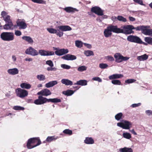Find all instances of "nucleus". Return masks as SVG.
Here are the masks:
<instances>
[{"mask_svg":"<svg viewBox=\"0 0 152 152\" xmlns=\"http://www.w3.org/2000/svg\"><path fill=\"white\" fill-rule=\"evenodd\" d=\"M127 39L128 41L131 42L147 45L146 43L143 42L141 39L137 36L130 35L127 37Z\"/></svg>","mask_w":152,"mask_h":152,"instance_id":"nucleus-6","label":"nucleus"},{"mask_svg":"<svg viewBox=\"0 0 152 152\" xmlns=\"http://www.w3.org/2000/svg\"><path fill=\"white\" fill-rule=\"evenodd\" d=\"M13 109L15 110H23L24 108L20 106H15L13 107Z\"/></svg>","mask_w":152,"mask_h":152,"instance_id":"nucleus-49","label":"nucleus"},{"mask_svg":"<svg viewBox=\"0 0 152 152\" xmlns=\"http://www.w3.org/2000/svg\"><path fill=\"white\" fill-rule=\"evenodd\" d=\"M75 91L73 90L68 89L66 91H63L62 94L67 96H69L72 95L74 94Z\"/></svg>","mask_w":152,"mask_h":152,"instance_id":"nucleus-29","label":"nucleus"},{"mask_svg":"<svg viewBox=\"0 0 152 152\" xmlns=\"http://www.w3.org/2000/svg\"><path fill=\"white\" fill-rule=\"evenodd\" d=\"M118 34L117 26L110 25L105 29L104 31V36L106 37H110L112 35V32Z\"/></svg>","mask_w":152,"mask_h":152,"instance_id":"nucleus-4","label":"nucleus"},{"mask_svg":"<svg viewBox=\"0 0 152 152\" xmlns=\"http://www.w3.org/2000/svg\"><path fill=\"white\" fill-rule=\"evenodd\" d=\"M47 102H51L52 103H59L61 102L60 99L58 98H54L53 99H47Z\"/></svg>","mask_w":152,"mask_h":152,"instance_id":"nucleus-32","label":"nucleus"},{"mask_svg":"<svg viewBox=\"0 0 152 152\" xmlns=\"http://www.w3.org/2000/svg\"><path fill=\"white\" fill-rule=\"evenodd\" d=\"M87 69V67L86 66H79L77 70L79 72H82L83 71H86Z\"/></svg>","mask_w":152,"mask_h":152,"instance_id":"nucleus-40","label":"nucleus"},{"mask_svg":"<svg viewBox=\"0 0 152 152\" xmlns=\"http://www.w3.org/2000/svg\"><path fill=\"white\" fill-rule=\"evenodd\" d=\"M115 61L118 63L121 62L123 61H126L129 59L127 57L123 56L119 53H115L114 55Z\"/></svg>","mask_w":152,"mask_h":152,"instance_id":"nucleus-10","label":"nucleus"},{"mask_svg":"<svg viewBox=\"0 0 152 152\" xmlns=\"http://www.w3.org/2000/svg\"><path fill=\"white\" fill-rule=\"evenodd\" d=\"M148 58V56L146 54L141 56H138L137 59L140 61H144L146 60Z\"/></svg>","mask_w":152,"mask_h":152,"instance_id":"nucleus-28","label":"nucleus"},{"mask_svg":"<svg viewBox=\"0 0 152 152\" xmlns=\"http://www.w3.org/2000/svg\"><path fill=\"white\" fill-rule=\"evenodd\" d=\"M120 152H133L132 149L131 148L124 147L119 149Z\"/></svg>","mask_w":152,"mask_h":152,"instance_id":"nucleus-31","label":"nucleus"},{"mask_svg":"<svg viewBox=\"0 0 152 152\" xmlns=\"http://www.w3.org/2000/svg\"><path fill=\"white\" fill-rule=\"evenodd\" d=\"M20 87L23 89H29L31 88V85L28 83H23L20 85Z\"/></svg>","mask_w":152,"mask_h":152,"instance_id":"nucleus-34","label":"nucleus"},{"mask_svg":"<svg viewBox=\"0 0 152 152\" xmlns=\"http://www.w3.org/2000/svg\"><path fill=\"white\" fill-rule=\"evenodd\" d=\"M144 40L148 44L152 45V37H145L144 38Z\"/></svg>","mask_w":152,"mask_h":152,"instance_id":"nucleus-36","label":"nucleus"},{"mask_svg":"<svg viewBox=\"0 0 152 152\" xmlns=\"http://www.w3.org/2000/svg\"><path fill=\"white\" fill-rule=\"evenodd\" d=\"M15 34L17 36H20L22 34L21 31L18 30L15 31Z\"/></svg>","mask_w":152,"mask_h":152,"instance_id":"nucleus-54","label":"nucleus"},{"mask_svg":"<svg viewBox=\"0 0 152 152\" xmlns=\"http://www.w3.org/2000/svg\"><path fill=\"white\" fill-rule=\"evenodd\" d=\"M84 142L87 144H92L94 143V139L91 137H86L84 140Z\"/></svg>","mask_w":152,"mask_h":152,"instance_id":"nucleus-25","label":"nucleus"},{"mask_svg":"<svg viewBox=\"0 0 152 152\" xmlns=\"http://www.w3.org/2000/svg\"><path fill=\"white\" fill-rule=\"evenodd\" d=\"M22 39L30 44H32L34 42L32 38L29 36H23L22 37Z\"/></svg>","mask_w":152,"mask_h":152,"instance_id":"nucleus-30","label":"nucleus"},{"mask_svg":"<svg viewBox=\"0 0 152 152\" xmlns=\"http://www.w3.org/2000/svg\"><path fill=\"white\" fill-rule=\"evenodd\" d=\"M132 123L127 120H123L121 122L117 123V126L124 129H129L132 127Z\"/></svg>","mask_w":152,"mask_h":152,"instance_id":"nucleus-7","label":"nucleus"},{"mask_svg":"<svg viewBox=\"0 0 152 152\" xmlns=\"http://www.w3.org/2000/svg\"><path fill=\"white\" fill-rule=\"evenodd\" d=\"M111 19L113 21H115L116 20H117V17H116L115 16H112L111 17Z\"/></svg>","mask_w":152,"mask_h":152,"instance_id":"nucleus-62","label":"nucleus"},{"mask_svg":"<svg viewBox=\"0 0 152 152\" xmlns=\"http://www.w3.org/2000/svg\"><path fill=\"white\" fill-rule=\"evenodd\" d=\"M145 26H138L137 27H134L133 26V29H135L137 31H141L142 33V31H143L144 28Z\"/></svg>","mask_w":152,"mask_h":152,"instance_id":"nucleus-42","label":"nucleus"},{"mask_svg":"<svg viewBox=\"0 0 152 152\" xmlns=\"http://www.w3.org/2000/svg\"><path fill=\"white\" fill-rule=\"evenodd\" d=\"M104 58L107 61H114V59L113 57L111 56H105Z\"/></svg>","mask_w":152,"mask_h":152,"instance_id":"nucleus-46","label":"nucleus"},{"mask_svg":"<svg viewBox=\"0 0 152 152\" xmlns=\"http://www.w3.org/2000/svg\"><path fill=\"white\" fill-rule=\"evenodd\" d=\"M117 20L122 22H126L127 20L125 18L122 16H117Z\"/></svg>","mask_w":152,"mask_h":152,"instance_id":"nucleus-44","label":"nucleus"},{"mask_svg":"<svg viewBox=\"0 0 152 152\" xmlns=\"http://www.w3.org/2000/svg\"><path fill=\"white\" fill-rule=\"evenodd\" d=\"M58 138V137L57 136H48V137L46 140V141L48 142H50L53 141L55 140Z\"/></svg>","mask_w":152,"mask_h":152,"instance_id":"nucleus-33","label":"nucleus"},{"mask_svg":"<svg viewBox=\"0 0 152 152\" xmlns=\"http://www.w3.org/2000/svg\"><path fill=\"white\" fill-rule=\"evenodd\" d=\"M136 80L134 79H129L125 81V83L127 84L132 83L135 81Z\"/></svg>","mask_w":152,"mask_h":152,"instance_id":"nucleus-50","label":"nucleus"},{"mask_svg":"<svg viewBox=\"0 0 152 152\" xmlns=\"http://www.w3.org/2000/svg\"><path fill=\"white\" fill-rule=\"evenodd\" d=\"M141 105V104L140 103H139L137 104H132L130 106V107L132 108L140 106Z\"/></svg>","mask_w":152,"mask_h":152,"instance_id":"nucleus-55","label":"nucleus"},{"mask_svg":"<svg viewBox=\"0 0 152 152\" xmlns=\"http://www.w3.org/2000/svg\"><path fill=\"white\" fill-rule=\"evenodd\" d=\"M63 133L65 134H68L69 135H71L72 134V131L68 129H66L64 130Z\"/></svg>","mask_w":152,"mask_h":152,"instance_id":"nucleus-45","label":"nucleus"},{"mask_svg":"<svg viewBox=\"0 0 152 152\" xmlns=\"http://www.w3.org/2000/svg\"><path fill=\"white\" fill-rule=\"evenodd\" d=\"M150 26H145L142 33L146 35L152 36V29H148Z\"/></svg>","mask_w":152,"mask_h":152,"instance_id":"nucleus-19","label":"nucleus"},{"mask_svg":"<svg viewBox=\"0 0 152 152\" xmlns=\"http://www.w3.org/2000/svg\"><path fill=\"white\" fill-rule=\"evenodd\" d=\"M84 53L86 56L87 57L94 55L93 52L91 50H85L84 51Z\"/></svg>","mask_w":152,"mask_h":152,"instance_id":"nucleus-35","label":"nucleus"},{"mask_svg":"<svg viewBox=\"0 0 152 152\" xmlns=\"http://www.w3.org/2000/svg\"><path fill=\"white\" fill-rule=\"evenodd\" d=\"M12 61L15 62L17 60V57L16 56L14 55H12Z\"/></svg>","mask_w":152,"mask_h":152,"instance_id":"nucleus-58","label":"nucleus"},{"mask_svg":"<svg viewBox=\"0 0 152 152\" xmlns=\"http://www.w3.org/2000/svg\"><path fill=\"white\" fill-rule=\"evenodd\" d=\"M0 37L4 41H12L14 39V34L13 32H3L1 34Z\"/></svg>","mask_w":152,"mask_h":152,"instance_id":"nucleus-5","label":"nucleus"},{"mask_svg":"<svg viewBox=\"0 0 152 152\" xmlns=\"http://www.w3.org/2000/svg\"><path fill=\"white\" fill-rule=\"evenodd\" d=\"M25 53L27 54L32 56H35L38 55L37 51L31 47H30L27 48L25 50Z\"/></svg>","mask_w":152,"mask_h":152,"instance_id":"nucleus-12","label":"nucleus"},{"mask_svg":"<svg viewBox=\"0 0 152 152\" xmlns=\"http://www.w3.org/2000/svg\"><path fill=\"white\" fill-rule=\"evenodd\" d=\"M61 58L64 60L69 61L73 60L76 59L77 57L76 56L71 54H66L62 56Z\"/></svg>","mask_w":152,"mask_h":152,"instance_id":"nucleus-20","label":"nucleus"},{"mask_svg":"<svg viewBox=\"0 0 152 152\" xmlns=\"http://www.w3.org/2000/svg\"><path fill=\"white\" fill-rule=\"evenodd\" d=\"M38 53V54L43 56H53L54 55V52L53 51L43 50H39Z\"/></svg>","mask_w":152,"mask_h":152,"instance_id":"nucleus-15","label":"nucleus"},{"mask_svg":"<svg viewBox=\"0 0 152 152\" xmlns=\"http://www.w3.org/2000/svg\"><path fill=\"white\" fill-rule=\"evenodd\" d=\"M129 19L130 21H134L135 20L134 18L131 16L129 17Z\"/></svg>","mask_w":152,"mask_h":152,"instance_id":"nucleus-64","label":"nucleus"},{"mask_svg":"<svg viewBox=\"0 0 152 152\" xmlns=\"http://www.w3.org/2000/svg\"><path fill=\"white\" fill-rule=\"evenodd\" d=\"M16 27V25H13L12 21L6 23L3 26V28L6 30H12Z\"/></svg>","mask_w":152,"mask_h":152,"instance_id":"nucleus-16","label":"nucleus"},{"mask_svg":"<svg viewBox=\"0 0 152 152\" xmlns=\"http://www.w3.org/2000/svg\"><path fill=\"white\" fill-rule=\"evenodd\" d=\"M111 83L112 84L115 85H121V81L119 80H113Z\"/></svg>","mask_w":152,"mask_h":152,"instance_id":"nucleus-43","label":"nucleus"},{"mask_svg":"<svg viewBox=\"0 0 152 152\" xmlns=\"http://www.w3.org/2000/svg\"><path fill=\"white\" fill-rule=\"evenodd\" d=\"M34 3L39 4H45L46 2L44 0H31Z\"/></svg>","mask_w":152,"mask_h":152,"instance_id":"nucleus-41","label":"nucleus"},{"mask_svg":"<svg viewBox=\"0 0 152 152\" xmlns=\"http://www.w3.org/2000/svg\"><path fill=\"white\" fill-rule=\"evenodd\" d=\"M1 17L6 23L12 21L10 19V17L8 15V13L5 11H3L1 13Z\"/></svg>","mask_w":152,"mask_h":152,"instance_id":"nucleus-17","label":"nucleus"},{"mask_svg":"<svg viewBox=\"0 0 152 152\" xmlns=\"http://www.w3.org/2000/svg\"><path fill=\"white\" fill-rule=\"evenodd\" d=\"M8 73L11 75H14L19 73V70L16 68L9 69L7 70Z\"/></svg>","mask_w":152,"mask_h":152,"instance_id":"nucleus-21","label":"nucleus"},{"mask_svg":"<svg viewBox=\"0 0 152 152\" xmlns=\"http://www.w3.org/2000/svg\"><path fill=\"white\" fill-rule=\"evenodd\" d=\"M41 141L39 137L31 138L28 140L27 146L28 149H31L39 145Z\"/></svg>","mask_w":152,"mask_h":152,"instance_id":"nucleus-2","label":"nucleus"},{"mask_svg":"<svg viewBox=\"0 0 152 152\" xmlns=\"http://www.w3.org/2000/svg\"><path fill=\"white\" fill-rule=\"evenodd\" d=\"M26 102L28 103H33V101L32 99H28L26 100Z\"/></svg>","mask_w":152,"mask_h":152,"instance_id":"nucleus-59","label":"nucleus"},{"mask_svg":"<svg viewBox=\"0 0 152 152\" xmlns=\"http://www.w3.org/2000/svg\"><path fill=\"white\" fill-rule=\"evenodd\" d=\"M37 78L40 81H43L45 79V76L42 74L37 75Z\"/></svg>","mask_w":152,"mask_h":152,"instance_id":"nucleus-38","label":"nucleus"},{"mask_svg":"<svg viewBox=\"0 0 152 152\" xmlns=\"http://www.w3.org/2000/svg\"><path fill=\"white\" fill-rule=\"evenodd\" d=\"M122 115L123 114L122 113H119L115 115V118L117 121H119L121 118Z\"/></svg>","mask_w":152,"mask_h":152,"instance_id":"nucleus-47","label":"nucleus"},{"mask_svg":"<svg viewBox=\"0 0 152 152\" xmlns=\"http://www.w3.org/2000/svg\"><path fill=\"white\" fill-rule=\"evenodd\" d=\"M46 63L51 67H53V62L51 60H50L47 61Z\"/></svg>","mask_w":152,"mask_h":152,"instance_id":"nucleus-53","label":"nucleus"},{"mask_svg":"<svg viewBox=\"0 0 152 152\" xmlns=\"http://www.w3.org/2000/svg\"><path fill=\"white\" fill-rule=\"evenodd\" d=\"M47 99L46 98L39 96L38 99L34 101V103L37 105H41L47 102Z\"/></svg>","mask_w":152,"mask_h":152,"instance_id":"nucleus-13","label":"nucleus"},{"mask_svg":"<svg viewBox=\"0 0 152 152\" xmlns=\"http://www.w3.org/2000/svg\"><path fill=\"white\" fill-rule=\"evenodd\" d=\"M92 80H94L97 81L99 82H102V80L100 77H94L92 78Z\"/></svg>","mask_w":152,"mask_h":152,"instance_id":"nucleus-56","label":"nucleus"},{"mask_svg":"<svg viewBox=\"0 0 152 152\" xmlns=\"http://www.w3.org/2000/svg\"><path fill=\"white\" fill-rule=\"evenodd\" d=\"M133 26L132 25H125L121 27V28H118L117 30L118 33H122L125 34H129L134 33L132 31Z\"/></svg>","mask_w":152,"mask_h":152,"instance_id":"nucleus-3","label":"nucleus"},{"mask_svg":"<svg viewBox=\"0 0 152 152\" xmlns=\"http://www.w3.org/2000/svg\"><path fill=\"white\" fill-rule=\"evenodd\" d=\"M103 20L101 16L98 17L96 19V20L99 22H101Z\"/></svg>","mask_w":152,"mask_h":152,"instance_id":"nucleus-61","label":"nucleus"},{"mask_svg":"<svg viewBox=\"0 0 152 152\" xmlns=\"http://www.w3.org/2000/svg\"><path fill=\"white\" fill-rule=\"evenodd\" d=\"M108 67V65L107 64L101 63L99 64V67L102 69L106 68Z\"/></svg>","mask_w":152,"mask_h":152,"instance_id":"nucleus-48","label":"nucleus"},{"mask_svg":"<svg viewBox=\"0 0 152 152\" xmlns=\"http://www.w3.org/2000/svg\"><path fill=\"white\" fill-rule=\"evenodd\" d=\"M91 11L98 15L101 16L102 18L103 19L107 18V15H103V11L99 7H92Z\"/></svg>","mask_w":152,"mask_h":152,"instance_id":"nucleus-8","label":"nucleus"},{"mask_svg":"<svg viewBox=\"0 0 152 152\" xmlns=\"http://www.w3.org/2000/svg\"><path fill=\"white\" fill-rule=\"evenodd\" d=\"M58 29H56L53 28H48L47 30L51 34H56L59 37L63 36V31H71L72 28L69 26L62 25L58 26L57 27Z\"/></svg>","mask_w":152,"mask_h":152,"instance_id":"nucleus-1","label":"nucleus"},{"mask_svg":"<svg viewBox=\"0 0 152 152\" xmlns=\"http://www.w3.org/2000/svg\"><path fill=\"white\" fill-rule=\"evenodd\" d=\"M53 48L54 50H56L55 52V54L58 56H61L65 55L68 53L69 52L67 49H59V48H58L55 47H53Z\"/></svg>","mask_w":152,"mask_h":152,"instance_id":"nucleus-11","label":"nucleus"},{"mask_svg":"<svg viewBox=\"0 0 152 152\" xmlns=\"http://www.w3.org/2000/svg\"><path fill=\"white\" fill-rule=\"evenodd\" d=\"M145 113L148 116L152 115V110H148L145 111Z\"/></svg>","mask_w":152,"mask_h":152,"instance_id":"nucleus-57","label":"nucleus"},{"mask_svg":"<svg viewBox=\"0 0 152 152\" xmlns=\"http://www.w3.org/2000/svg\"><path fill=\"white\" fill-rule=\"evenodd\" d=\"M83 43L80 41L76 40L75 42V46L78 48H81L83 46Z\"/></svg>","mask_w":152,"mask_h":152,"instance_id":"nucleus-39","label":"nucleus"},{"mask_svg":"<svg viewBox=\"0 0 152 152\" xmlns=\"http://www.w3.org/2000/svg\"><path fill=\"white\" fill-rule=\"evenodd\" d=\"M84 44L85 46L89 49H90L91 48V45L90 44L86 43H84Z\"/></svg>","mask_w":152,"mask_h":152,"instance_id":"nucleus-60","label":"nucleus"},{"mask_svg":"<svg viewBox=\"0 0 152 152\" xmlns=\"http://www.w3.org/2000/svg\"><path fill=\"white\" fill-rule=\"evenodd\" d=\"M25 60L26 61H33V59L31 58H26Z\"/></svg>","mask_w":152,"mask_h":152,"instance_id":"nucleus-63","label":"nucleus"},{"mask_svg":"<svg viewBox=\"0 0 152 152\" xmlns=\"http://www.w3.org/2000/svg\"><path fill=\"white\" fill-rule=\"evenodd\" d=\"M123 137L126 139H129L131 138V134L128 132H124L123 134Z\"/></svg>","mask_w":152,"mask_h":152,"instance_id":"nucleus-37","label":"nucleus"},{"mask_svg":"<svg viewBox=\"0 0 152 152\" xmlns=\"http://www.w3.org/2000/svg\"><path fill=\"white\" fill-rule=\"evenodd\" d=\"M63 9L66 12L69 13H73L79 11V10L77 9L71 7H66Z\"/></svg>","mask_w":152,"mask_h":152,"instance_id":"nucleus-22","label":"nucleus"},{"mask_svg":"<svg viewBox=\"0 0 152 152\" xmlns=\"http://www.w3.org/2000/svg\"><path fill=\"white\" fill-rule=\"evenodd\" d=\"M61 68L66 69H69L71 68V66H70L67 65L66 64H62L61 65Z\"/></svg>","mask_w":152,"mask_h":152,"instance_id":"nucleus-51","label":"nucleus"},{"mask_svg":"<svg viewBox=\"0 0 152 152\" xmlns=\"http://www.w3.org/2000/svg\"><path fill=\"white\" fill-rule=\"evenodd\" d=\"M61 83L66 86H72L73 85L72 81L67 79H63L61 80Z\"/></svg>","mask_w":152,"mask_h":152,"instance_id":"nucleus-23","label":"nucleus"},{"mask_svg":"<svg viewBox=\"0 0 152 152\" xmlns=\"http://www.w3.org/2000/svg\"><path fill=\"white\" fill-rule=\"evenodd\" d=\"M17 96L21 98H23L27 96L28 94L27 91L18 88L15 91Z\"/></svg>","mask_w":152,"mask_h":152,"instance_id":"nucleus-9","label":"nucleus"},{"mask_svg":"<svg viewBox=\"0 0 152 152\" xmlns=\"http://www.w3.org/2000/svg\"><path fill=\"white\" fill-rule=\"evenodd\" d=\"M17 26L19 27V29H25L27 27V25L24 20L18 19L16 22Z\"/></svg>","mask_w":152,"mask_h":152,"instance_id":"nucleus-14","label":"nucleus"},{"mask_svg":"<svg viewBox=\"0 0 152 152\" xmlns=\"http://www.w3.org/2000/svg\"><path fill=\"white\" fill-rule=\"evenodd\" d=\"M123 77V75L121 74H114L111 75L109 77V79L113 80L121 78Z\"/></svg>","mask_w":152,"mask_h":152,"instance_id":"nucleus-24","label":"nucleus"},{"mask_svg":"<svg viewBox=\"0 0 152 152\" xmlns=\"http://www.w3.org/2000/svg\"><path fill=\"white\" fill-rule=\"evenodd\" d=\"M51 92L50 90L47 88L43 89L37 93L38 95H41L44 96H47L50 95Z\"/></svg>","mask_w":152,"mask_h":152,"instance_id":"nucleus-18","label":"nucleus"},{"mask_svg":"<svg viewBox=\"0 0 152 152\" xmlns=\"http://www.w3.org/2000/svg\"><path fill=\"white\" fill-rule=\"evenodd\" d=\"M57 84L58 82L56 80L51 81L46 83L45 85V86L47 88H49L52 87Z\"/></svg>","mask_w":152,"mask_h":152,"instance_id":"nucleus-26","label":"nucleus"},{"mask_svg":"<svg viewBox=\"0 0 152 152\" xmlns=\"http://www.w3.org/2000/svg\"><path fill=\"white\" fill-rule=\"evenodd\" d=\"M87 81L86 80H80L77 81L76 83L74 84V85H79L81 86H85L87 85Z\"/></svg>","mask_w":152,"mask_h":152,"instance_id":"nucleus-27","label":"nucleus"},{"mask_svg":"<svg viewBox=\"0 0 152 152\" xmlns=\"http://www.w3.org/2000/svg\"><path fill=\"white\" fill-rule=\"evenodd\" d=\"M133 1L135 3H137L141 5H145L143 3L142 0H133Z\"/></svg>","mask_w":152,"mask_h":152,"instance_id":"nucleus-52","label":"nucleus"}]
</instances>
